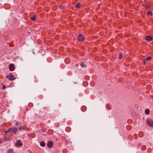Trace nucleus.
<instances>
[{
  "mask_svg": "<svg viewBox=\"0 0 153 153\" xmlns=\"http://www.w3.org/2000/svg\"><path fill=\"white\" fill-rule=\"evenodd\" d=\"M78 66V64H76V66Z\"/></svg>",
  "mask_w": 153,
  "mask_h": 153,
  "instance_id": "cd10ccee",
  "label": "nucleus"
},
{
  "mask_svg": "<svg viewBox=\"0 0 153 153\" xmlns=\"http://www.w3.org/2000/svg\"><path fill=\"white\" fill-rule=\"evenodd\" d=\"M36 16H34L33 17L30 18V19L33 21H35L36 20Z\"/></svg>",
  "mask_w": 153,
  "mask_h": 153,
  "instance_id": "ddd939ff",
  "label": "nucleus"
},
{
  "mask_svg": "<svg viewBox=\"0 0 153 153\" xmlns=\"http://www.w3.org/2000/svg\"><path fill=\"white\" fill-rule=\"evenodd\" d=\"M80 65L82 67V68H83L84 67V64L82 63V62H81Z\"/></svg>",
  "mask_w": 153,
  "mask_h": 153,
  "instance_id": "412c9836",
  "label": "nucleus"
},
{
  "mask_svg": "<svg viewBox=\"0 0 153 153\" xmlns=\"http://www.w3.org/2000/svg\"><path fill=\"white\" fill-rule=\"evenodd\" d=\"M150 96L153 99V95H151Z\"/></svg>",
  "mask_w": 153,
  "mask_h": 153,
  "instance_id": "bb28decb",
  "label": "nucleus"
},
{
  "mask_svg": "<svg viewBox=\"0 0 153 153\" xmlns=\"http://www.w3.org/2000/svg\"><path fill=\"white\" fill-rule=\"evenodd\" d=\"M25 129L23 127H21L19 128V130L21 131L22 130H25Z\"/></svg>",
  "mask_w": 153,
  "mask_h": 153,
  "instance_id": "f3484780",
  "label": "nucleus"
},
{
  "mask_svg": "<svg viewBox=\"0 0 153 153\" xmlns=\"http://www.w3.org/2000/svg\"><path fill=\"white\" fill-rule=\"evenodd\" d=\"M149 6L148 5V4H147V5H146V6L145 7V9L146 10H147L148 9L149 7Z\"/></svg>",
  "mask_w": 153,
  "mask_h": 153,
  "instance_id": "6ab92c4d",
  "label": "nucleus"
},
{
  "mask_svg": "<svg viewBox=\"0 0 153 153\" xmlns=\"http://www.w3.org/2000/svg\"><path fill=\"white\" fill-rule=\"evenodd\" d=\"M6 77L10 80H13L15 79V78L14 77V76L13 75L11 76L7 75L6 76Z\"/></svg>",
  "mask_w": 153,
  "mask_h": 153,
  "instance_id": "20e7f679",
  "label": "nucleus"
},
{
  "mask_svg": "<svg viewBox=\"0 0 153 153\" xmlns=\"http://www.w3.org/2000/svg\"><path fill=\"white\" fill-rule=\"evenodd\" d=\"M53 143L52 141H50L48 142L47 144L48 147L49 148H51L53 146Z\"/></svg>",
  "mask_w": 153,
  "mask_h": 153,
  "instance_id": "6e6552de",
  "label": "nucleus"
},
{
  "mask_svg": "<svg viewBox=\"0 0 153 153\" xmlns=\"http://www.w3.org/2000/svg\"><path fill=\"white\" fill-rule=\"evenodd\" d=\"M85 36L81 34H79L78 37L77 39L79 42L83 41L85 39Z\"/></svg>",
  "mask_w": 153,
  "mask_h": 153,
  "instance_id": "f257e3e1",
  "label": "nucleus"
},
{
  "mask_svg": "<svg viewBox=\"0 0 153 153\" xmlns=\"http://www.w3.org/2000/svg\"><path fill=\"white\" fill-rule=\"evenodd\" d=\"M122 53H120L119 54V57L118 58H119V59H122Z\"/></svg>",
  "mask_w": 153,
  "mask_h": 153,
  "instance_id": "a211bd4d",
  "label": "nucleus"
},
{
  "mask_svg": "<svg viewBox=\"0 0 153 153\" xmlns=\"http://www.w3.org/2000/svg\"><path fill=\"white\" fill-rule=\"evenodd\" d=\"M59 7L60 8H63L64 7H63L62 5H61L59 6Z\"/></svg>",
  "mask_w": 153,
  "mask_h": 153,
  "instance_id": "a878e982",
  "label": "nucleus"
},
{
  "mask_svg": "<svg viewBox=\"0 0 153 153\" xmlns=\"http://www.w3.org/2000/svg\"><path fill=\"white\" fill-rule=\"evenodd\" d=\"M15 69V66L13 64H11L9 65V69L10 71H13Z\"/></svg>",
  "mask_w": 153,
  "mask_h": 153,
  "instance_id": "39448f33",
  "label": "nucleus"
},
{
  "mask_svg": "<svg viewBox=\"0 0 153 153\" xmlns=\"http://www.w3.org/2000/svg\"><path fill=\"white\" fill-rule=\"evenodd\" d=\"M146 39L148 42H150L153 39V37L150 36H148L146 37Z\"/></svg>",
  "mask_w": 153,
  "mask_h": 153,
  "instance_id": "423d86ee",
  "label": "nucleus"
},
{
  "mask_svg": "<svg viewBox=\"0 0 153 153\" xmlns=\"http://www.w3.org/2000/svg\"><path fill=\"white\" fill-rule=\"evenodd\" d=\"M147 123L151 127L153 126V120L151 119H148L147 120Z\"/></svg>",
  "mask_w": 153,
  "mask_h": 153,
  "instance_id": "7ed1b4c3",
  "label": "nucleus"
},
{
  "mask_svg": "<svg viewBox=\"0 0 153 153\" xmlns=\"http://www.w3.org/2000/svg\"><path fill=\"white\" fill-rule=\"evenodd\" d=\"M85 67H86V66H85Z\"/></svg>",
  "mask_w": 153,
  "mask_h": 153,
  "instance_id": "c85d7f7f",
  "label": "nucleus"
},
{
  "mask_svg": "<svg viewBox=\"0 0 153 153\" xmlns=\"http://www.w3.org/2000/svg\"><path fill=\"white\" fill-rule=\"evenodd\" d=\"M5 88H6L5 86V85H4V84H3V86L2 88V89H5Z\"/></svg>",
  "mask_w": 153,
  "mask_h": 153,
  "instance_id": "5701e85b",
  "label": "nucleus"
},
{
  "mask_svg": "<svg viewBox=\"0 0 153 153\" xmlns=\"http://www.w3.org/2000/svg\"><path fill=\"white\" fill-rule=\"evenodd\" d=\"M152 58L151 56H149L146 58L145 59L146 61H148L149 60H151Z\"/></svg>",
  "mask_w": 153,
  "mask_h": 153,
  "instance_id": "4468645a",
  "label": "nucleus"
},
{
  "mask_svg": "<svg viewBox=\"0 0 153 153\" xmlns=\"http://www.w3.org/2000/svg\"><path fill=\"white\" fill-rule=\"evenodd\" d=\"M146 59H145V60H143V65H145L146 64Z\"/></svg>",
  "mask_w": 153,
  "mask_h": 153,
  "instance_id": "393cba45",
  "label": "nucleus"
},
{
  "mask_svg": "<svg viewBox=\"0 0 153 153\" xmlns=\"http://www.w3.org/2000/svg\"><path fill=\"white\" fill-rule=\"evenodd\" d=\"M33 104L32 103H30L28 104V106L30 107H32Z\"/></svg>",
  "mask_w": 153,
  "mask_h": 153,
  "instance_id": "aec40b11",
  "label": "nucleus"
},
{
  "mask_svg": "<svg viewBox=\"0 0 153 153\" xmlns=\"http://www.w3.org/2000/svg\"><path fill=\"white\" fill-rule=\"evenodd\" d=\"M15 145L16 146H22L23 144L20 142V140H17V142L15 143Z\"/></svg>",
  "mask_w": 153,
  "mask_h": 153,
  "instance_id": "0eeeda50",
  "label": "nucleus"
},
{
  "mask_svg": "<svg viewBox=\"0 0 153 153\" xmlns=\"http://www.w3.org/2000/svg\"><path fill=\"white\" fill-rule=\"evenodd\" d=\"M147 15L148 16H152V13L151 11H148L147 13Z\"/></svg>",
  "mask_w": 153,
  "mask_h": 153,
  "instance_id": "2eb2a0df",
  "label": "nucleus"
},
{
  "mask_svg": "<svg viewBox=\"0 0 153 153\" xmlns=\"http://www.w3.org/2000/svg\"><path fill=\"white\" fill-rule=\"evenodd\" d=\"M7 153H14V151L13 149H9L7 152Z\"/></svg>",
  "mask_w": 153,
  "mask_h": 153,
  "instance_id": "1a4fd4ad",
  "label": "nucleus"
},
{
  "mask_svg": "<svg viewBox=\"0 0 153 153\" xmlns=\"http://www.w3.org/2000/svg\"><path fill=\"white\" fill-rule=\"evenodd\" d=\"M20 123L19 122H17L15 124V126H18L19 125Z\"/></svg>",
  "mask_w": 153,
  "mask_h": 153,
  "instance_id": "4be33fe9",
  "label": "nucleus"
},
{
  "mask_svg": "<svg viewBox=\"0 0 153 153\" xmlns=\"http://www.w3.org/2000/svg\"><path fill=\"white\" fill-rule=\"evenodd\" d=\"M152 100H153V99H152Z\"/></svg>",
  "mask_w": 153,
  "mask_h": 153,
  "instance_id": "c756f323",
  "label": "nucleus"
},
{
  "mask_svg": "<svg viewBox=\"0 0 153 153\" xmlns=\"http://www.w3.org/2000/svg\"><path fill=\"white\" fill-rule=\"evenodd\" d=\"M76 7L77 8H79L80 7V4L79 3H77L76 5Z\"/></svg>",
  "mask_w": 153,
  "mask_h": 153,
  "instance_id": "dca6fc26",
  "label": "nucleus"
},
{
  "mask_svg": "<svg viewBox=\"0 0 153 153\" xmlns=\"http://www.w3.org/2000/svg\"><path fill=\"white\" fill-rule=\"evenodd\" d=\"M40 146L42 147H44L45 145V143L44 141H41L40 144Z\"/></svg>",
  "mask_w": 153,
  "mask_h": 153,
  "instance_id": "9d476101",
  "label": "nucleus"
},
{
  "mask_svg": "<svg viewBox=\"0 0 153 153\" xmlns=\"http://www.w3.org/2000/svg\"><path fill=\"white\" fill-rule=\"evenodd\" d=\"M10 131V130H9V129L7 131L5 132V134H6L7 132H9Z\"/></svg>",
  "mask_w": 153,
  "mask_h": 153,
  "instance_id": "b1692460",
  "label": "nucleus"
},
{
  "mask_svg": "<svg viewBox=\"0 0 153 153\" xmlns=\"http://www.w3.org/2000/svg\"><path fill=\"white\" fill-rule=\"evenodd\" d=\"M145 113L146 114H149V109H146L145 110Z\"/></svg>",
  "mask_w": 153,
  "mask_h": 153,
  "instance_id": "f8f14e48",
  "label": "nucleus"
},
{
  "mask_svg": "<svg viewBox=\"0 0 153 153\" xmlns=\"http://www.w3.org/2000/svg\"><path fill=\"white\" fill-rule=\"evenodd\" d=\"M9 130H10L13 133L16 134L18 131V128L16 127H11L9 128Z\"/></svg>",
  "mask_w": 153,
  "mask_h": 153,
  "instance_id": "f03ea898",
  "label": "nucleus"
},
{
  "mask_svg": "<svg viewBox=\"0 0 153 153\" xmlns=\"http://www.w3.org/2000/svg\"><path fill=\"white\" fill-rule=\"evenodd\" d=\"M81 109L82 111H85L86 109V107L85 106H83L81 107Z\"/></svg>",
  "mask_w": 153,
  "mask_h": 153,
  "instance_id": "9b49d317",
  "label": "nucleus"
}]
</instances>
